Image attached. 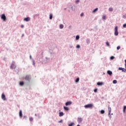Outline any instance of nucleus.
I'll return each instance as SVG.
<instances>
[{"instance_id": "nucleus-1", "label": "nucleus", "mask_w": 126, "mask_h": 126, "mask_svg": "<svg viewBox=\"0 0 126 126\" xmlns=\"http://www.w3.org/2000/svg\"><path fill=\"white\" fill-rule=\"evenodd\" d=\"M50 62H51V55L46 56L42 61H40V63H48Z\"/></svg>"}, {"instance_id": "nucleus-2", "label": "nucleus", "mask_w": 126, "mask_h": 126, "mask_svg": "<svg viewBox=\"0 0 126 126\" xmlns=\"http://www.w3.org/2000/svg\"><path fill=\"white\" fill-rule=\"evenodd\" d=\"M24 79L25 81H27V82H30V80H31V76L30 75H27L24 77Z\"/></svg>"}, {"instance_id": "nucleus-3", "label": "nucleus", "mask_w": 126, "mask_h": 126, "mask_svg": "<svg viewBox=\"0 0 126 126\" xmlns=\"http://www.w3.org/2000/svg\"><path fill=\"white\" fill-rule=\"evenodd\" d=\"M94 105L92 103H90V104H87V105H85L84 106L85 108L86 109H88V108H90V109H92L94 107Z\"/></svg>"}, {"instance_id": "nucleus-4", "label": "nucleus", "mask_w": 126, "mask_h": 126, "mask_svg": "<svg viewBox=\"0 0 126 126\" xmlns=\"http://www.w3.org/2000/svg\"><path fill=\"white\" fill-rule=\"evenodd\" d=\"M1 19H2V20H3V21H4V22H5V21H6V20H7V19L6 18V16H5V14H2L1 15Z\"/></svg>"}, {"instance_id": "nucleus-5", "label": "nucleus", "mask_w": 126, "mask_h": 126, "mask_svg": "<svg viewBox=\"0 0 126 126\" xmlns=\"http://www.w3.org/2000/svg\"><path fill=\"white\" fill-rule=\"evenodd\" d=\"M15 63H14V62H12V63H11V66L10 67V68L11 69H13V68L15 69V68L16 67V66H15Z\"/></svg>"}, {"instance_id": "nucleus-6", "label": "nucleus", "mask_w": 126, "mask_h": 126, "mask_svg": "<svg viewBox=\"0 0 126 126\" xmlns=\"http://www.w3.org/2000/svg\"><path fill=\"white\" fill-rule=\"evenodd\" d=\"M114 35L115 36H118V35H119V32L118 31V26H116L115 28Z\"/></svg>"}, {"instance_id": "nucleus-7", "label": "nucleus", "mask_w": 126, "mask_h": 126, "mask_svg": "<svg viewBox=\"0 0 126 126\" xmlns=\"http://www.w3.org/2000/svg\"><path fill=\"white\" fill-rule=\"evenodd\" d=\"M72 104V101H69L65 102V106H70Z\"/></svg>"}, {"instance_id": "nucleus-8", "label": "nucleus", "mask_w": 126, "mask_h": 126, "mask_svg": "<svg viewBox=\"0 0 126 126\" xmlns=\"http://www.w3.org/2000/svg\"><path fill=\"white\" fill-rule=\"evenodd\" d=\"M1 99L4 101H5V100H6V98L5 97V94H4V93H2L1 94Z\"/></svg>"}, {"instance_id": "nucleus-9", "label": "nucleus", "mask_w": 126, "mask_h": 126, "mask_svg": "<svg viewBox=\"0 0 126 126\" xmlns=\"http://www.w3.org/2000/svg\"><path fill=\"white\" fill-rule=\"evenodd\" d=\"M107 74H108V75H110V76H112V75L113 74V72L110 70H108L107 71Z\"/></svg>"}, {"instance_id": "nucleus-10", "label": "nucleus", "mask_w": 126, "mask_h": 126, "mask_svg": "<svg viewBox=\"0 0 126 126\" xmlns=\"http://www.w3.org/2000/svg\"><path fill=\"white\" fill-rule=\"evenodd\" d=\"M30 19H31V18H30V17H27V18H25L24 19V21H26L27 22L28 21H30Z\"/></svg>"}, {"instance_id": "nucleus-11", "label": "nucleus", "mask_w": 126, "mask_h": 126, "mask_svg": "<svg viewBox=\"0 0 126 126\" xmlns=\"http://www.w3.org/2000/svg\"><path fill=\"white\" fill-rule=\"evenodd\" d=\"M97 85H98V86H102V85H104V83L102 82H98Z\"/></svg>"}, {"instance_id": "nucleus-12", "label": "nucleus", "mask_w": 126, "mask_h": 126, "mask_svg": "<svg viewBox=\"0 0 126 126\" xmlns=\"http://www.w3.org/2000/svg\"><path fill=\"white\" fill-rule=\"evenodd\" d=\"M19 115L20 118H22V117L23 116V114H22V110H20Z\"/></svg>"}, {"instance_id": "nucleus-13", "label": "nucleus", "mask_w": 126, "mask_h": 126, "mask_svg": "<svg viewBox=\"0 0 126 126\" xmlns=\"http://www.w3.org/2000/svg\"><path fill=\"white\" fill-rule=\"evenodd\" d=\"M63 109H64V111H66L67 112L69 111V108L68 107L63 106Z\"/></svg>"}, {"instance_id": "nucleus-14", "label": "nucleus", "mask_w": 126, "mask_h": 126, "mask_svg": "<svg viewBox=\"0 0 126 126\" xmlns=\"http://www.w3.org/2000/svg\"><path fill=\"white\" fill-rule=\"evenodd\" d=\"M64 114L63 113V112H59V117H63Z\"/></svg>"}, {"instance_id": "nucleus-15", "label": "nucleus", "mask_w": 126, "mask_h": 126, "mask_svg": "<svg viewBox=\"0 0 126 126\" xmlns=\"http://www.w3.org/2000/svg\"><path fill=\"white\" fill-rule=\"evenodd\" d=\"M108 113H109V115H110V113H111V111H112V108H111V107L108 106Z\"/></svg>"}, {"instance_id": "nucleus-16", "label": "nucleus", "mask_w": 126, "mask_h": 126, "mask_svg": "<svg viewBox=\"0 0 126 126\" xmlns=\"http://www.w3.org/2000/svg\"><path fill=\"white\" fill-rule=\"evenodd\" d=\"M83 120L81 118H78V123H81Z\"/></svg>"}, {"instance_id": "nucleus-17", "label": "nucleus", "mask_w": 126, "mask_h": 126, "mask_svg": "<svg viewBox=\"0 0 126 126\" xmlns=\"http://www.w3.org/2000/svg\"><path fill=\"white\" fill-rule=\"evenodd\" d=\"M19 85H20V86H23V85H24V81L20 82Z\"/></svg>"}, {"instance_id": "nucleus-18", "label": "nucleus", "mask_w": 126, "mask_h": 126, "mask_svg": "<svg viewBox=\"0 0 126 126\" xmlns=\"http://www.w3.org/2000/svg\"><path fill=\"white\" fill-rule=\"evenodd\" d=\"M96 11H98V8H96L93 11V13H95V12H96Z\"/></svg>"}, {"instance_id": "nucleus-19", "label": "nucleus", "mask_w": 126, "mask_h": 126, "mask_svg": "<svg viewBox=\"0 0 126 126\" xmlns=\"http://www.w3.org/2000/svg\"><path fill=\"white\" fill-rule=\"evenodd\" d=\"M49 19H50V20H52V19H53V14H50L49 15Z\"/></svg>"}, {"instance_id": "nucleus-20", "label": "nucleus", "mask_w": 126, "mask_h": 126, "mask_svg": "<svg viewBox=\"0 0 126 126\" xmlns=\"http://www.w3.org/2000/svg\"><path fill=\"white\" fill-rule=\"evenodd\" d=\"M76 83H78L79 82V77H78L75 80Z\"/></svg>"}, {"instance_id": "nucleus-21", "label": "nucleus", "mask_w": 126, "mask_h": 126, "mask_svg": "<svg viewBox=\"0 0 126 126\" xmlns=\"http://www.w3.org/2000/svg\"><path fill=\"white\" fill-rule=\"evenodd\" d=\"M126 106H124L123 107V113H126Z\"/></svg>"}, {"instance_id": "nucleus-22", "label": "nucleus", "mask_w": 126, "mask_h": 126, "mask_svg": "<svg viewBox=\"0 0 126 126\" xmlns=\"http://www.w3.org/2000/svg\"><path fill=\"white\" fill-rule=\"evenodd\" d=\"M86 43L87 44H90V39H86Z\"/></svg>"}, {"instance_id": "nucleus-23", "label": "nucleus", "mask_w": 126, "mask_h": 126, "mask_svg": "<svg viewBox=\"0 0 126 126\" xmlns=\"http://www.w3.org/2000/svg\"><path fill=\"white\" fill-rule=\"evenodd\" d=\"M79 38H80V37L79 36V35H77L76 36V40H79Z\"/></svg>"}, {"instance_id": "nucleus-24", "label": "nucleus", "mask_w": 126, "mask_h": 126, "mask_svg": "<svg viewBox=\"0 0 126 126\" xmlns=\"http://www.w3.org/2000/svg\"><path fill=\"white\" fill-rule=\"evenodd\" d=\"M60 29H63V25L61 24L60 25Z\"/></svg>"}, {"instance_id": "nucleus-25", "label": "nucleus", "mask_w": 126, "mask_h": 126, "mask_svg": "<svg viewBox=\"0 0 126 126\" xmlns=\"http://www.w3.org/2000/svg\"><path fill=\"white\" fill-rule=\"evenodd\" d=\"M117 80H114L113 81V84H117Z\"/></svg>"}, {"instance_id": "nucleus-26", "label": "nucleus", "mask_w": 126, "mask_h": 126, "mask_svg": "<svg viewBox=\"0 0 126 126\" xmlns=\"http://www.w3.org/2000/svg\"><path fill=\"white\" fill-rule=\"evenodd\" d=\"M100 113H101V114H105V110H101L100 111Z\"/></svg>"}, {"instance_id": "nucleus-27", "label": "nucleus", "mask_w": 126, "mask_h": 126, "mask_svg": "<svg viewBox=\"0 0 126 126\" xmlns=\"http://www.w3.org/2000/svg\"><path fill=\"white\" fill-rule=\"evenodd\" d=\"M74 126V123H71L68 125V126Z\"/></svg>"}, {"instance_id": "nucleus-28", "label": "nucleus", "mask_w": 126, "mask_h": 126, "mask_svg": "<svg viewBox=\"0 0 126 126\" xmlns=\"http://www.w3.org/2000/svg\"><path fill=\"white\" fill-rule=\"evenodd\" d=\"M113 7H110V8H109V11L112 12V11H113Z\"/></svg>"}, {"instance_id": "nucleus-29", "label": "nucleus", "mask_w": 126, "mask_h": 126, "mask_svg": "<svg viewBox=\"0 0 126 126\" xmlns=\"http://www.w3.org/2000/svg\"><path fill=\"white\" fill-rule=\"evenodd\" d=\"M106 45H107V46H108V47H110V43H109V42H106Z\"/></svg>"}, {"instance_id": "nucleus-30", "label": "nucleus", "mask_w": 126, "mask_h": 126, "mask_svg": "<svg viewBox=\"0 0 126 126\" xmlns=\"http://www.w3.org/2000/svg\"><path fill=\"white\" fill-rule=\"evenodd\" d=\"M76 48H77V49H80V45L79 44H78L76 46Z\"/></svg>"}, {"instance_id": "nucleus-31", "label": "nucleus", "mask_w": 126, "mask_h": 126, "mask_svg": "<svg viewBox=\"0 0 126 126\" xmlns=\"http://www.w3.org/2000/svg\"><path fill=\"white\" fill-rule=\"evenodd\" d=\"M29 119H30V122H33V119L32 117H30Z\"/></svg>"}, {"instance_id": "nucleus-32", "label": "nucleus", "mask_w": 126, "mask_h": 126, "mask_svg": "<svg viewBox=\"0 0 126 126\" xmlns=\"http://www.w3.org/2000/svg\"><path fill=\"white\" fill-rule=\"evenodd\" d=\"M32 64H33V65L34 66H35V60H32Z\"/></svg>"}, {"instance_id": "nucleus-33", "label": "nucleus", "mask_w": 126, "mask_h": 126, "mask_svg": "<svg viewBox=\"0 0 126 126\" xmlns=\"http://www.w3.org/2000/svg\"><path fill=\"white\" fill-rule=\"evenodd\" d=\"M118 69H119V70H123V69H124V68H123L122 67H119Z\"/></svg>"}, {"instance_id": "nucleus-34", "label": "nucleus", "mask_w": 126, "mask_h": 126, "mask_svg": "<svg viewBox=\"0 0 126 126\" xmlns=\"http://www.w3.org/2000/svg\"><path fill=\"white\" fill-rule=\"evenodd\" d=\"M94 93H96L97 91H98V89L96 88L94 90Z\"/></svg>"}, {"instance_id": "nucleus-35", "label": "nucleus", "mask_w": 126, "mask_h": 126, "mask_svg": "<svg viewBox=\"0 0 126 126\" xmlns=\"http://www.w3.org/2000/svg\"><path fill=\"white\" fill-rule=\"evenodd\" d=\"M35 117H38L39 118H41L40 117V115L39 114H35Z\"/></svg>"}, {"instance_id": "nucleus-36", "label": "nucleus", "mask_w": 126, "mask_h": 126, "mask_svg": "<svg viewBox=\"0 0 126 126\" xmlns=\"http://www.w3.org/2000/svg\"><path fill=\"white\" fill-rule=\"evenodd\" d=\"M122 72H126V69H125V68H123V69H122Z\"/></svg>"}, {"instance_id": "nucleus-37", "label": "nucleus", "mask_w": 126, "mask_h": 126, "mask_svg": "<svg viewBox=\"0 0 126 126\" xmlns=\"http://www.w3.org/2000/svg\"><path fill=\"white\" fill-rule=\"evenodd\" d=\"M79 1H80L79 0H76V1H75V3H76V4H77V3H79Z\"/></svg>"}, {"instance_id": "nucleus-38", "label": "nucleus", "mask_w": 126, "mask_h": 126, "mask_svg": "<svg viewBox=\"0 0 126 126\" xmlns=\"http://www.w3.org/2000/svg\"><path fill=\"white\" fill-rule=\"evenodd\" d=\"M108 117H109V118H110V119H111V118H112V116H111V113H108Z\"/></svg>"}, {"instance_id": "nucleus-39", "label": "nucleus", "mask_w": 126, "mask_h": 126, "mask_svg": "<svg viewBox=\"0 0 126 126\" xmlns=\"http://www.w3.org/2000/svg\"><path fill=\"white\" fill-rule=\"evenodd\" d=\"M123 28H126V24H124L123 25Z\"/></svg>"}, {"instance_id": "nucleus-40", "label": "nucleus", "mask_w": 126, "mask_h": 126, "mask_svg": "<svg viewBox=\"0 0 126 126\" xmlns=\"http://www.w3.org/2000/svg\"><path fill=\"white\" fill-rule=\"evenodd\" d=\"M115 59V57L114 56L110 57V60H114Z\"/></svg>"}, {"instance_id": "nucleus-41", "label": "nucleus", "mask_w": 126, "mask_h": 126, "mask_svg": "<svg viewBox=\"0 0 126 126\" xmlns=\"http://www.w3.org/2000/svg\"><path fill=\"white\" fill-rule=\"evenodd\" d=\"M102 19H104V20H106V16H103Z\"/></svg>"}, {"instance_id": "nucleus-42", "label": "nucleus", "mask_w": 126, "mask_h": 126, "mask_svg": "<svg viewBox=\"0 0 126 126\" xmlns=\"http://www.w3.org/2000/svg\"><path fill=\"white\" fill-rule=\"evenodd\" d=\"M120 49H121V46H118L117 47V50H120Z\"/></svg>"}, {"instance_id": "nucleus-43", "label": "nucleus", "mask_w": 126, "mask_h": 126, "mask_svg": "<svg viewBox=\"0 0 126 126\" xmlns=\"http://www.w3.org/2000/svg\"><path fill=\"white\" fill-rule=\"evenodd\" d=\"M63 120H61L60 121L58 122V123H63Z\"/></svg>"}, {"instance_id": "nucleus-44", "label": "nucleus", "mask_w": 126, "mask_h": 126, "mask_svg": "<svg viewBox=\"0 0 126 126\" xmlns=\"http://www.w3.org/2000/svg\"><path fill=\"white\" fill-rule=\"evenodd\" d=\"M84 15V14L83 13H82L81 14H80V16H83Z\"/></svg>"}, {"instance_id": "nucleus-45", "label": "nucleus", "mask_w": 126, "mask_h": 126, "mask_svg": "<svg viewBox=\"0 0 126 126\" xmlns=\"http://www.w3.org/2000/svg\"><path fill=\"white\" fill-rule=\"evenodd\" d=\"M24 119H27V116L26 115L24 116Z\"/></svg>"}, {"instance_id": "nucleus-46", "label": "nucleus", "mask_w": 126, "mask_h": 126, "mask_svg": "<svg viewBox=\"0 0 126 126\" xmlns=\"http://www.w3.org/2000/svg\"><path fill=\"white\" fill-rule=\"evenodd\" d=\"M21 28H24V25H22L21 26Z\"/></svg>"}, {"instance_id": "nucleus-47", "label": "nucleus", "mask_w": 126, "mask_h": 126, "mask_svg": "<svg viewBox=\"0 0 126 126\" xmlns=\"http://www.w3.org/2000/svg\"><path fill=\"white\" fill-rule=\"evenodd\" d=\"M71 9L72 11L73 10V6H72L71 7Z\"/></svg>"}, {"instance_id": "nucleus-48", "label": "nucleus", "mask_w": 126, "mask_h": 126, "mask_svg": "<svg viewBox=\"0 0 126 126\" xmlns=\"http://www.w3.org/2000/svg\"><path fill=\"white\" fill-rule=\"evenodd\" d=\"M71 27H72L71 26H69L68 27L69 29H71Z\"/></svg>"}, {"instance_id": "nucleus-49", "label": "nucleus", "mask_w": 126, "mask_h": 126, "mask_svg": "<svg viewBox=\"0 0 126 126\" xmlns=\"http://www.w3.org/2000/svg\"><path fill=\"white\" fill-rule=\"evenodd\" d=\"M22 37H24V33H23L22 34Z\"/></svg>"}, {"instance_id": "nucleus-50", "label": "nucleus", "mask_w": 126, "mask_h": 126, "mask_svg": "<svg viewBox=\"0 0 126 126\" xmlns=\"http://www.w3.org/2000/svg\"><path fill=\"white\" fill-rule=\"evenodd\" d=\"M30 59H32V56L31 55L30 56Z\"/></svg>"}, {"instance_id": "nucleus-51", "label": "nucleus", "mask_w": 126, "mask_h": 126, "mask_svg": "<svg viewBox=\"0 0 126 126\" xmlns=\"http://www.w3.org/2000/svg\"><path fill=\"white\" fill-rule=\"evenodd\" d=\"M70 49L72 48V46H70Z\"/></svg>"}, {"instance_id": "nucleus-52", "label": "nucleus", "mask_w": 126, "mask_h": 126, "mask_svg": "<svg viewBox=\"0 0 126 126\" xmlns=\"http://www.w3.org/2000/svg\"><path fill=\"white\" fill-rule=\"evenodd\" d=\"M64 10H66V8H64Z\"/></svg>"}, {"instance_id": "nucleus-53", "label": "nucleus", "mask_w": 126, "mask_h": 126, "mask_svg": "<svg viewBox=\"0 0 126 126\" xmlns=\"http://www.w3.org/2000/svg\"><path fill=\"white\" fill-rule=\"evenodd\" d=\"M125 64H126V60H125Z\"/></svg>"}, {"instance_id": "nucleus-54", "label": "nucleus", "mask_w": 126, "mask_h": 126, "mask_svg": "<svg viewBox=\"0 0 126 126\" xmlns=\"http://www.w3.org/2000/svg\"><path fill=\"white\" fill-rule=\"evenodd\" d=\"M125 68L126 69V64H125Z\"/></svg>"}, {"instance_id": "nucleus-55", "label": "nucleus", "mask_w": 126, "mask_h": 126, "mask_svg": "<svg viewBox=\"0 0 126 126\" xmlns=\"http://www.w3.org/2000/svg\"><path fill=\"white\" fill-rule=\"evenodd\" d=\"M53 53L52 52L50 53V55H52Z\"/></svg>"}, {"instance_id": "nucleus-56", "label": "nucleus", "mask_w": 126, "mask_h": 126, "mask_svg": "<svg viewBox=\"0 0 126 126\" xmlns=\"http://www.w3.org/2000/svg\"><path fill=\"white\" fill-rule=\"evenodd\" d=\"M77 126H80V125H77Z\"/></svg>"}, {"instance_id": "nucleus-57", "label": "nucleus", "mask_w": 126, "mask_h": 126, "mask_svg": "<svg viewBox=\"0 0 126 126\" xmlns=\"http://www.w3.org/2000/svg\"><path fill=\"white\" fill-rule=\"evenodd\" d=\"M103 74H105V73H103Z\"/></svg>"}, {"instance_id": "nucleus-58", "label": "nucleus", "mask_w": 126, "mask_h": 126, "mask_svg": "<svg viewBox=\"0 0 126 126\" xmlns=\"http://www.w3.org/2000/svg\"><path fill=\"white\" fill-rule=\"evenodd\" d=\"M111 115H113V113H112Z\"/></svg>"}, {"instance_id": "nucleus-59", "label": "nucleus", "mask_w": 126, "mask_h": 126, "mask_svg": "<svg viewBox=\"0 0 126 126\" xmlns=\"http://www.w3.org/2000/svg\"><path fill=\"white\" fill-rule=\"evenodd\" d=\"M68 11L69 12V11H70L68 10Z\"/></svg>"}]
</instances>
